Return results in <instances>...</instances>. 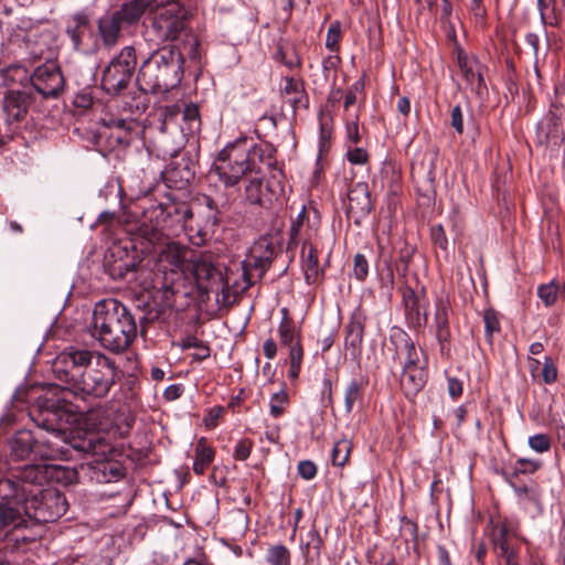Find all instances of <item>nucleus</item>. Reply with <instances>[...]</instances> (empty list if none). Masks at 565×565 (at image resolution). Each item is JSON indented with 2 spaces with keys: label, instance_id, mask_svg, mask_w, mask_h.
Returning <instances> with one entry per match:
<instances>
[{
  "label": "nucleus",
  "instance_id": "obj_50",
  "mask_svg": "<svg viewBox=\"0 0 565 565\" xmlns=\"http://www.w3.org/2000/svg\"><path fill=\"white\" fill-rule=\"evenodd\" d=\"M430 236L435 245L439 246L444 250L447 249L448 241L445 235L444 227L440 224L431 227Z\"/></svg>",
  "mask_w": 565,
  "mask_h": 565
},
{
  "label": "nucleus",
  "instance_id": "obj_55",
  "mask_svg": "<svg viewBox=\"0 0 565 565\" xmlns=\"http://www.w3.org/2000/svg\"><path fill=\"white\" fill-rule=\"evenodd\" d=\"M451 126L455 128V130L461 135L463 132V118H462V110L459 105H456L451 109Z\"/></svg>",
  "mask_w": 565,
  "mask_h": 565
},
{
  "label": "nucleus",
  "instance_id": "obj_3",
  "mask_svg": "<svg viewBox=\"0 0 565 565\" xmlns=\"http://www.w3.org/2000/svg\"><path fill=\"white\" fill-rule=\"evenodd\" d=\"M51 407L52 409L46 407L44 411H41V414L35 419L40 428V431L35 434L36 459L49 460L63 456L65 451L58 443L68 444L70 441L67 425L73 420L74 415L62 409L61 406L55 407L52 404Z\"/></svg>",
  "mask_w": 565,
  "mask_h": 565
},
{
  "label": "nucleus",
  "instance_id": "obj_31",
  "mask_svg": "<svg viewBox=\"0 0 565 565\" xmlns=\"http://www.w3.org/2000/svg\"><path fill=\"white\" fill-rule=\"evenodd\" d=\"M281 313L282 319L278 326L279 341L281 345L288 347L290 349L296 341H300L299 331L288 319V310L286 308L281 309Z\"/></svg>",
  "mask_w": 565,
  "mask_h": 565
},
{
  "label": "nucleus",
  "instance_id": "obj_53",
  "mask_svg": "<svg viewBox=\"0 0 565 565\" xmlns=\"http://www.w3.org/2000/svg\"><path fill=\"white\" fill-rule=\"evenodd\" d=\"M306 216V207L302 206V209L297 214L296 218L291 221L290 225V243L296 244L297 235L299 234L300 227L303 223V218Z\"/></svg>",
  "mask_w": 565,
  "mask_h": 565
},
{
  "label": "nucleus",
  "instance_id": "obj_61",
  "mask_svg": "<svg viewBox=\"0 0 565 565\" xmlns=\"http://www.w3.org/2000/svg\"><path fill=\"white\" fill-rule=\"evenodd\" d=\"M223 413L222 407L212 408L207 416L204 418V423L206 427H214L216 425V420L220 418V416Z\"/></svg>",
  "mask_w": 565,
  "mask_h": 565
},
{
  "label": "nucleus",
  "instance_id": "obj_36",
  "mask_svg": "<svg viewBox=\"0 0 565 565\" xmlns=\"http://www.w3.org/2000/svg\"><path fill=\"white\" fill-rule=\"evenodd\" d=\"M181 349L188 350L195 348V352L192 354L193 360L203 361L210 356V348L200 339L193 335L185 337L181 343Z\"/></svg>",
  "mask_w": 565,
  "mask_h": 565
},
{
  "label": "nucleus",
  "instance_id": "obj_9",
  "mask_svg": "<svg viewBox=\"0 0 565 565\" xmlns=\"http://www.w3.org/2000/svg\"><path fill=\"white\" fill-rule=\"evenodd\" d=\"M152 20V31L160 42L175 41L186 31L188 11L179 3L157 9Z\"/></svg>",
  "mask_w": 565,
  "mask_h": 565
},
{
  "label": "nucleus",
  "instance_id": "obj_10",
  "mask_svg": "<svg viewBox=\"0 0 565 565\" xmlns=\"http://www.w3.org/2000/svg\"><path fill=\"white\" fill-rule=\"evenodd\" d=\"M30 81L35 92L44 98L58 96L65 85L63 74L54 63L38 66Z\"/></svg>",
  "mask_w": 565,
  "mask_h": 565
},
{
  "label": "nucleus",
  "instance_id": "obj_40",
  "mask_svg": "<svg viewBox=\"0 0 565 565\" xmlns=\"http://www.w3.org/2000/svg\"><path fill=\"white\" fill-rule=\"evenodd\" d=\"M200 114L199 108L194 104L185 105L182 110V118L186 122V128H182L183 130L186 129L189 132H193L194 130H198L200 127Z\"/></svg>",
  "mask_w": 565,
  "mask_h": 565
},
{
  "label": "nucleus",
  "instance_id": "obj_56",
  "mask_svg": "<svg viewBox=\"0 0 565 565\" xmlns=\"http://www.w3.org/2000/svg\"><path fill=\"white\" fill-rule=\"evenodd\" d=\"M542 376L545 383L551 384L556 381L557 377V371L556 367L553 365V363L546 359L543 370H542Z\"/></svg>",
  "mask_w": 565,
  "mask_h": 565
},
{
  "label": "nucleus",
  "instance_id": "obj_52",
  "mask_svg": "<svg viewBox=\"0 0 565 565\" xmlns=\"http://www.w3.org/2000/svg\"><path fill=\"white\" fill-rule=\"evenodd\" d=\"M172 210L173 211H168V214L169 215H175L177 217V223L180 224L181 226H184L186 221L190 220L192 217V211L182 205V206H172Z\"/></svg>",
  "mask_w": 565,
  "mask_h": 565
},
{
  "label": "nucleus",
  "instance_id": "obj_62",
  "mask_svg": "<svg viewBox=\"0 0 565 565\" xmlns=\"http://www.w3.org/2000/svg\"><path fill=\"white\" fill-rule=\"evenodd\" d=\"M447 386H448V392H449L450 396L458 397L461 395L462 384L457 379H455V377L449 379Z\"/></svg>",
  "mask_w": 565,
  "mask_h": 565
},
{
  "label": "nucleus",
  "instance_id": "obj_19",
  "mask_svg": "<svg viewBox=\"0 0 565 565\" xmlns=\"http://www.w3.org/2000/svg\"><path fill=\"white\" fill-rule=\"evenodd\" d=\"M458 64L470 89L478 94L481 93L486 88V84L481 74L482 65L479 61L473 57L459 56Z\"/></svg>",
  "mask_w": 565,
  "mask_h": 565
},
{
  "label": "nucleus",
  "instance_id": "obj_20",
  "mask_svg": "<svg viewBox=\"0 0 565 565\" xmlns=\"http://www.w3.org/2000/svg\"><path fill=\"white\" fill-rule=\"evenodd\" d=\"M364 316L355 310L345 327V347L355 354L360 351L364 334Z\"/></svg>",
  "mask_w": 565,
  "mask_h": 565
},
{
  "label": "nucleus",
  "instance_id": "obj_16",
  "mask_svg": "<svg viewBox=\"0 0 565 565\" xmlns=\"http://www.w3.org/2000/svg\"><path fill=\"white\" fill-rule=\"evenodd\" d=\"M68 444L76 450L90 454L97 460L106 459L111 450L110 444L97 434H87L84 438H71Z\"/></svg>",
  "mask_w": 565,
  "mask_h": 565
},
{
  "label": "nucleus",
  "instance_id": "obj_22",
  "mask_svg": "<svg viewBox=\"0 0 565 565\" xmlns=\"http://www.w3.org/2000/svg\"><path fill=\"white\" fill-rule=\"evenodd\" d=\"M427 381V371L424 367L403 369L401 386L405 395L415 396Z\"/></svg>",
  "mask_w": 565,
  "mask_h": 565
},
{
  "label": "nucleus",
  "instance_id": "obj_44",
  "mask_svg": "<svg viewBox=\"0 0 565 565\" xmlns=\"http://www.w3.org/2000/svg\"><path fill=\"white\" fill-rule=\"evenodd\" d=\"M529 447L537 454L547 452L551 449V437L546 434H536L527 439Z\"/></svg>",
  "mask_w": 565,
  "mask_h": 565
},
{
  "label": "nucleus",
  "instance_id": "obj_63",
  "mask_svg": "<svg viewBox=\"0 0 565 565\" xmlns=\"http://www.w3.org/2000/svg\"><path fill=\"white\" fill-rule=\"evenodd\" d=\"M264 354L268 360H271L275 358L277 353V344L276 342L269 338L264 342L263 345Z\"/></svg>",
  "mask_w": 565,
  "mask_h": 565
},
{
  "label": "nucleus",
  "instance_id": "obj_26",
  "mask_svg": "<svg viewBox=\"0 0 565 565\" xmlns=\"http://www.w3.org/2000/svg\"><path fill=\"white\" fill-rule=\"evenodd\" d=\"M302 268L307 284L312 285L320 279V269L316 248L308 243L302 246Z\"/></svg>",
  "mask_w": 565,
  "mask_h": 565
},
{
  "label": "nucleus",
  "instance_id": "obj_30",
  "mask_svg": "<svg viewBox=\"0 0 565 565\" xmlns=\"http://www.w3.org/2000/svg\"><path fill=\"white\" fill-rule=\"evenodd\" d=\"M214 458L213 449L206 444V439L202 437L195 447V458L193 462V471L196 475H203Z\"/></svg>",
  "mask_w": 565,
  "mask_h": 565
},
{
  "label": "nucleus",
  "instance_id": "obj_57",
  "mask_svg": "<svg viewBox=\"0 0 565 565\" xmlns=\"http://www.w3.org/2000/svg\"><path fill=\"white\" fill-rule=\"evenodd\" d=\"M362 85L356 82L354 83L345 94L344 108L348 109L350 106L356 103L358 94L361 92Z\"/></svg>",
  "mask_w": 565,
  "mask_h": 565
},
{
  "label": "nucleus",
  "instance_id": "obj_46",
  "mask_svg": "<svg viewBox=\"0 0 565 565\" xmlns=\"http://www.w3.org/2000/svg\"><path fill=\"white\" fill-rule=\"evenodd\" d=\"M353 273L356 279L364 280L369 274V263L364 255L356 254L354 256Z\"/></svg>",
  "mask_w": 565,
  "mask_h": 565
},
{
  "label": "nucleus",
  "instance_id": "obj_2",
  "mask_svg": "<svg viewBox=\"0 0 565 565\" xmlns=\"http://www.w3.org/2000/svg\"><path fill=\"white\" fill-rule=\"evenodd\" d=\"M183 56L174 46L154 51L141 64L137 82L146 93H163L181 83Z\"/></svg>",
  "mask_w": 565,
  "mask_h": 565
},
{
  "label": "nucleus",
  "instance_id": "obj_32",
  "mask_svg": "<svg viewBox=\"0 0 565 565\" xmlns=\"http://www.w3.org/2000/svg\"><path fill=\"white\" fill-rule=\"evenodd\" d=\"M404 347L406 350V358L404 361L403 369H426L427 361L424 351L420 349H416L415 344L411 341L408 337H405L404 339Z\"/></svg>",
  "mask_w": 565,
  "mask_h": 565
},
{
  "label": "nucleus",
  "instance_id": "obj_64",
  "mask_svg": "<svg viewBox=\"0 0 565 565\" xmlns=\"http://www.w3.org/2000/svg\"><path fill=\"white\" fill-rule=\"evenodd\" d=\"M504 561V565H520L515 550L498 555Z\"/></svg>",
  "mask_w": 565,
  "mask_h": 565
},
{
  "label": "nucleus",
  "instance_id": "obj_25",
  "mask_svg": "<svg viewBox=\"0 0 565 565\" xmlns=\"http://www.w3.org/2000/svg\"><path fill=\"white\" fill-rule=\"evenodd\" d=\"M434 328L438 342L444 349L445 343L450 340V329L448 321V305L444 300L436 302V311L434 317Z\"/></svg>",
  "mask_w": 565,
  "mask_h": 565
},
{
  "label": "nucleus",
  "instance_id": "obj_7",
  "mask_svg": "<svg viewBox=\"0 0 565 565\" xmlns=\"http://www.w3.org/2000/svg\"><path fill=\"white\" fill-rule=\"evenodd\" d=\"M30 500L23 501L25 519L36 522H52L66 513L65 497L55 489L31 488Z\"/></svg>",
  "mask_w": 565,
  "mask_h": 565
},
{
  "label": "nucleus",
  "instance_id": "obj_33",
  "mask_svg": "<svg viewBox=\"0 0 565 565\" xmlns=\"http://www.w3.org/2000/svg\"><path fill=\"white\" fill-rule=\"evenodd\" d=\"M104 125L117 131L116 139L119 143H128L129 135L135 129L136 122L124 118L104 119Z\"/></svg>",
  "mask_w": 565,
  "mask_h": 565
},
{
  "label": "nucleus",
  "instance_id": "obj_1",
  "mask_svg": "<svg viewBox=\"0 0 565 565\" xmlns=\"http://www.w3.org/2000/svg\"><path fill=\"white\" fill-rule=\"evenodd\" d=\"M90 334L105 350L121 353L136 339L137 326L125 305L105 299L94 307Z\"/></svg>",
  "mask_w": 565,
  "mask_h": 565
},
{
  "label": "nucleus",
  "instance_id": "obj_35",
  "mask_svg": "<svg viewBox=\"0 0 565 565\" xmlns=\"http://www.w3.org/2000/svg\"><path fill=\"white\" fill-rule=\"evenodd\" d=\"M493 544L498 555L515 550L510 544V533L505 524H497L492 533Z\"/></svg>",
  "mask_w": 565,
  "mask_h": 565
},
{
  "label": "nucleus",
  "instance_id": "obj_4",
  "mask_svg": "<svg viewBox=\"0 0 565 565\" xmlns=\"http://www.w3.org/2000/svg\"><path fill=\"white\" fill-rule=\"evenodd\" d=\"M118 370L115 362L105 354H98L94 366L83 372L74 370L65 381L66 388L82 399L103 398L115 385Z\"/></svg>",
  "mask_w": 565,
  "mask_h": 565
},
{
  "label": "nucleus",
  "instance_id": "obj_43",
  "mask_svg": "<svg viewBox=\"0 0 565 565\" xmlns=\"http://www.w3.org/2000/svg\"><path fill=\"white\" fill-rule=\"evenodd\" d=\"M246 200L250 204H263V182L260 179H253L245 188Z\"/></svg>",
  "mask_w": 565,
  "mask_h": 565
},
{
  "label": "nucleus",
  "instance_id": "obj_47",
  "mask_svg": "<svg viewBox=\"0 0 565 565\" xmlns=\"http://www.w3.org/2000/svg\"><path fill=\"white\" fill-rule=\"evenodd\" d=\"M308 540L306 542L307 552H313L315 555L319 556L322 547V539L316 529L308 532Z\"/></svg>",
  "mask_w": 565,
  "mask_h": 565
},
{
  "label": "nucleus",
  "instance_id": "obj_38",
  "mask_svg": "<svg viewBox=\"0 0 565 565\" xmlns=\"http://www.w3.org/2000/svg\"><path fill=\"white\" fill-rule=\"evenodd\" d=\"M284 92L290 95V102L294 106L302 105L305 99L303 84L292 77L285 78Z\"/></svg>",
  "mask_w": 565,
  "mask_h": 565
},
{
  "label": "nucleus",
  "instance_id": "obj_54",
  "mask_svg": "<svg viewBox=\"0 0 565 565\" xmlns=\"http://www.w3.org/2000/svg\"><path fill=\"white\" fill-rule=\"evenodd\" d=\"M252 443L247 439L239 440L234 449V458L237 460H245L249 457Z\"/></svg>",
  "mask_w": 565,
  "mask_h": 565
},
{
  "label": "nucleus",
  "instance_id": "obj_59",
  "mask_svg": "<svg viewBox=\"0 0 565 565\" xmlns=\"http://www.w3.org/2000/svg\"><path fill=\"white\" fill-rule=\"evenodd\" d=\"M302 356L303 351L300 341H296L294 345H291V348L289 349L290 364L301 366Z\"/></svg>",
  "mask_w": 565,
  "mask_h": 565
},
{
  "label": "nucleus",
  "instance_id": "obj_28",
  "mask_svg": "<svg viewBox=\"0 0 565 565\" xmlns=\"http://www.w3.org/2000/svg\"><path fill=\"white\" fill-rule=\"evenodd\" d=\"M540 129L544 132L545 140L558 146L564 140L561 128V117L558 114L551 111L541 124Z\"/></svg>",
  "mask_w": 565,
  "mask_h": 565
},
{
  "label": "nucleus",
  "instance_id": "obj_42",
  "mask_svg": "<svg viewBox=\"0 0 565 565\" xmlns=\"http://www.w3.org/2000/svg\"><path fill=\"white\" fill-rule=\"evenodd\" d=\"M349 454H350L349 441L345 439L337 441L333 446L332 454H331L332 463L335 466H340V467L343 466L349 458Z\"/></svg>",
  "mask_w": 565,
  "mask_h": 565
},
{
  "label": "nucleus",
  "instance_id": "obj_14",
  "mask_svg": "<svg viewBox=\"0 0 565 565\" xmlns=\"http://www.w3.org/2000/svg\"><path fill=\"white\" fill-rule=\"evenodd\" d=\"M348 212L356 218L365 217L373 209L371 193L366 182L355 183L348 193Z\"/></svg>",
  "mask_w": 565,
  "mask_h": 565
},
{
  "label": "nucleus",
  "instance_id": "obj_12",
  "mask_svg": "<svg viewBox=\"0 0 565 565\" xmlns=\"http://www.w3.org/2000/svg\"><path fill=\"white\" fill-rule=\"evenodd\" d=\"M437 158L438 154L435 150H428L412 164L413 177L428 193H433L435 189Z\"/></svg>",
  "mask_w": 565,
  "mask_h": 565
},
{
  "label": "nucleus",
  "instance_id": "obj_8",
  "mask_svg": "<svg viewBox=\"0 0 565 565\" xmlns=\"http://www.w3.org/2000/svg\"><path fill=\"white\" fill-rule=\"evenodd\" d=\"M137 56L132 46H125L105 67L102 86L108 94H119L126 89L136 71Z\"/></svg>",
  "mask_w": 565,
  "mask_h": 565
},
{
  "label": "nucleus",
  "instance_id": "obj_49",
  "mask_svg": "<svg viewBox=\"0 0 565 565\" xmlns=\"http://www.w3.org/2000/svg\"><path fill=\"white\" fill-rule=\"evenodd\" d=\"M340 36L341 32L339 24H331L327 32L326 46L330 51H337Z\"/></svg>",
  "mask_w": 565,
  "mask_h": 565
},
{
  "label": "nucleus",
  "instance_id": "obj_24",
  "mask_svg": "<svg viewBox=\"0 0 565 565\" xmlns=\"http://www.w3.org/2000/svg\"><path fill=\"white\" fill-rule=\"evenodd\" d=\"M121 23L122 22L114 13L99 19L98 30L106 47H111L118 42Z\"/></svg>",
  "mask_w": 565,
  "mask_h": 565
},
{
  "label": "nucleus",
  "instance_id": "obj_21",
  "mask_svg": "<svg viewBox=\"0 0 565 565\" xmlns=\"http://www.w3.org/2000/svg\"><path fill=\"white\" fill-rule=\"evenodd\" d=\"M45 480L44 467L40 465L25 466L21 471L18 482L21 486V495L24 501L30 500L28 490L31 488H41V483Z\"/></svg>",
  "mask_w": 565,
  "mask_h": 565
},
{
  "label": "nucleus",
  "instance_id": "obj_18",
  "mask_svg": "<svg viewBox=\"0 0 565 565\" xmlns=\"http://www.w3.org/2000/svg\"><path fill=\"white\" fill-rule=\"evenodd\" d=\"M157 0H130L125 2L121 8L113 12L122 23L134 24L139 21L142 14L149 10H156Z\"/></svg>",
  "mask_w": 565,
  "mask_h": 565
},
{
  "label": "nucleus",
  "instance_id": "obj_27",
  "mask_svg": "<svg viewBox=\"0 0 565 565\" xmlns=\"http://www.w3.org/2000/svg\"><path fill=\"white\" fill-rule=\"evenodd\" d=\"M26 525V519L23 512V503L17 505H6L0 503V530L8 526L19 527Z\"/></svg>",
  "mask_w": 565,
  "mask_h": 565
},
{
  "label": "nucleus",
  "instance_id": "obj_29",
  "mask_svg": "<svg viewBox=\"0 0 565 565\" xmlns=\"http://www.w3.org/2000/svg\"><path fill=\"white\" fill-rule=\"evenodd\" d=\"M21 495V486L18 480L10 478H0V503L6 505H17L23 503Z\"/></svg>",
  "mask_w": 565,
  "mask_h": 565
},
{
  "label": "nucleus",
  "instance_id": "obj_39",
  "mask_svg": "<svg viewBox=\"0 0 565 565\" xmlns=\"http://www.w3.org/2000/svg\"><path fill=\"white\" fill-rule=\"evenodd\" d=\"M289 397L285 390H280L270 396L269 401V413L273 417L277 418L281 416L288 405Z\"/></svg>",
  "mask_w": 565,
  "mask_h": 565
},
{
  "label": "nucleus",
  "instance_id": "obj_17",
  "mask_svg": "<svg viewBox=\"0 0 565 565\" xmlns=\"http://www.w3.org/2000/svg\"><path fill=\"white\" fill-rule=\"evenodd\" d=\"M36 437L30 430L18 431L10 443L11 456L17 460H36Z\"/></svg>",
  "mask_w": 565,
  "mask_h": 565
},
{
  "label": "nucleus",
  "instance_id": "obj_45",
  "mask_svg": "<svg viewBox=\"0 0 565 565\" xmlns=\"http://www.w3.org/2000/svg\"><path fill=\"white\" fill-rule=\"evenodd\" d=\"M557 292L558 286L553 281L550 284L541 285L537 288V296L546 307H550L555 302Z\"/></svg>",
  "mask_w": 565,
  "mask_h": 565
},
{
  "label": "nucleus",
  "instance_id": "obj_5",
  "mask_svg": "<svg viewBox=\"0 0 565 565\" xmlns=\"http://www.w3.org/2000/svg\"><path fill=\"white\" fill-rule=\"evenodd\" d=\"M253 145L246 138L227 143L215 158L212 171L225 186H234L252 170L250 151Z\"/></svg>",
  "mask_w": 565,
  "mask_h": 565
},
{
  "label": "nucleus",
  "instance_id": "obj_15",
  "mask_svg": "<svg viewBox=\"0 0 565 565\" xmlns=\"http://www.w3.org/2000/svg\"><path fill=\"white\" fill-rule=\"evenodd\" d=\"M98 354L102 353L74 345L65 348L64 351L58 356V359L62 360L64 363L72 364V370L65 372V381L70 379V374L74 370H78V372H82V367L86 370L90 366H94V363L97 360Z\"/></svg>",
  "mask_w": 565,
  "mask_h": 565
},
{
  "label": "nucleus",
  "instance_id": "obj_58",
  "mask_svg": "<svg viewBox=\"0 0 565 565\" xmlns=\"http://www.w3.org/2000/svg\"><path fill=\"white\" fill-rule=\"evenodd\" d=\"M347 138L352 143H358L360 141L359 135V125H358V116H354V119L351 122L347 124Z\"/></svg>",
  "mask_w": 565,
  "mask_h": 565
},
{
  "label": "nucleus",
  "instance_id": "obj_60",
  "mask_svg": "<svg viewBox=\"0 0 565 565\" xmlns=\"http://www.w3.org/2000/svg\"><path fill=\"white\" fill-rule=\"evenodd\" d=\"M182 394V387L178 384H172V385H169L164 392H163V397L167 399V401H175L177 398H179Z\"/></svg>",
  "mask_w": 565,
  "mask_h": 565
},
{
  "label": "nucleus",
  "instance_id": "obj_41",
  "mask_svg": "<svg viewBox=\"0 0 565 565\" xmlns=\"http://www.w3.org/2000/svg\"><path fill=\"white\" fill-rule=\"evenodd\" d=\"M483 322L484 335L488 342H491L493 333L500 331V322L497 312L493 309H487L483 313Z\"/></svg>",
  "mask_w": 565,
  "mask_h": 565
},
{
  "label": "nucleus",
  "instance_id": "obj_51",
  "mask_svg": "<svg viewBox=\"0 0 565 565\" xmlns=\"http://www.w3.org/2000/svg\"><path fill=\"white\" fill-rule=\"evenodd\" d=\"M348 160L353 164H364L367 161V153L363 148H350L347 151Z\"/></svg>",
  "mask_w": 565,
  "mask_h": 565
},
{
  "label": "nucleus",
  "instance_id": "obj_6",
  "mask_svg": "<svg viewBox=\"0 0 565 565\" xmlns=\"http://www.w3.org/2000/svg\"><path fill=\"white\" fill-rule=\"evenodd\" d=\"M138 237L147 244L143 249L149 250L152 248L158 253V267L163 273H177L183 270L186 248L180 244L167 241L163 232L156 226L142 223L138 227Z\"/></svg>",
  "mask_w": 565,
  "mask_h": 565
},
{
  "label": "nucleus",
  "instance_id": "obj_37",
  "mask_svg": "<svg viewBox=\"0 0 565 565\" xmlns=\"http://www.w3.org/2000/svg\"><path fill=\"white\" fill-rule=\"evenodd\" d=\"M363 393V384L358 380H352L344 391V408L345 413L350 414L354 404L361 398Z\"/></svg>",
  "mask_w": 565,
  "mask_h": 565
},
{
  "label": "nucleus",
  "instance_id": "obj_23",
  "mask_svg": "<svg viewBox=\"0 0 565 565\" xmlns=\"http://www.w3.org/2000/svg\"><path fill=\"white\" fill-rule=\"evenodd\" d=\"M276 248L268 238L262 237L250 248V259L256 268L266 269L273 262Z\"/></svg>",
  "mask_w": 565,
  "mask_h": 565
},
{
  "label": "nucleus",
  "instance_id": "obj_11",
  "mask_svg": "<svg viewBox=\"0 0 565 565\" xmlns=\"http://www.w3.org/2000/svg\"><path fill=\"white\" fill-rule=\"evenodd\" d=\"M32 95L25 90L10 89L2 100V110L9 125L23 120L32 104Z\"/></svg>",
  "mask_w": 565,
  "mask_h": 565
},
{
  "label": "nucleus",
  "instance_id": "obj_34",
  "mask_svg": "<svg viewBox=\"0 0 565 565\" xmlns=\"http://www.w3.org/2000/svg\"><path fill=\"white\" fill-rule=\"evenodd\" d=\"M266 562L269 565H291V555L285 545H271L267 551Z\"/></svg>",
  "mask_w": 565,
  "mask_h": 565
},
{
  "label": "nucleus",
  "instance_id": "obj_13",
  "mask_svg": "<svg viewBox=\"0 0 565 565\" xmlns=\"http://www.w3.org/2000/svg\"><path fill=\"white\" fill-rule=\"evenodd\" d=\"M192 271L198 287L205 292L218 288L222 284V273L206 258L195 260L192 265Z\"/></svg>",
  "mask_w": 565,
  "mask_h": 565
},
{
  "label": "nucleus",
  "instance_id": "obj_48",
  "mask_svg": "<svg viewBox=\"0 0 565 565\" xmlns=\"http://www.w3.org/2000/svg\"><path fill=\"white\" fill-rule=\"evenodd\" d=\"M298 475L305 480H311L317 475V466L311 460H301L297 467Z\"/></svg>",
  "mask_w": 565,
  "mask_h": 565
}]
</instances>
